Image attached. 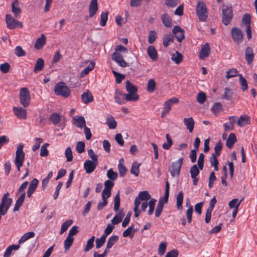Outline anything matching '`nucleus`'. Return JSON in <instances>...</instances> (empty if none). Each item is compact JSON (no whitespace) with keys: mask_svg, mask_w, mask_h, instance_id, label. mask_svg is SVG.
Returning <instances> with one entry per match:
<instances>
[{"mask_svg":"<svg viewBox=\"0 0 257 257\" xmlns=\"http://www.w3.org/2000/svg\"><path fill=\"white\" fill-rule=\"evenodd\" d=\"M151 199V196L147 191H142L139 193V195L136 198L134 202L135 206L134 211L135 212V216L136 217H138L141 212V210H139V207L141 204V201H148L149 200H150Z\"/></svg>","mask_w":257,"mask_h":257,"instance_id":"obj_1","label":"nucleus"},{"mask_svg":"<svg viewBox=\"0 0 257 257\" xmlns=\"http://www.w3.org/2000/svg\"><path fill=\"white\" fill-rule=\"evenodd\" d=\"M233 10L231 6L223 5L222 7L221 19L225 26L228 25L233 18Z\"/></svg>","mask_w":257,"mask_h":257,"instance_id":"obj_2","label":"nucleus"},{"mask_svg":"<svg viewBox=\"0 0 257 257\" xmlns=\"http://www.w3.org/2000/svg\"><path fill=\"white\" fill-rule=\"evenodd\" d=\"M9 193L7 192L2 197L0 203V220H1L2 216L5 215L7 213L12 204V198H9Z\"/></svg>","mask_w":257,"mask_h":257,"instance_id":"obj_3","label":"nucleus"},{"mask_svg":"<svg viewBox=\"0 0 257 257\" xmlns=\"http://www.w3.org/2000/svg\"><path fill=\"white\" fill-rule=\"evenodd\" d=\"M23 148L24 145L19 144L16 152L15 164L19 171H20V168L23 166L25 160V154L23 151Z\"/></svg>","mask_w":257,"mask_h":257,"instance_id":"obj_4","label":"nucleus"},{"mask_svg":"<svg viewBox=\"0 0 257 257\" xmlns=\"http://www.w3.org/2000/svg\"><path fill=\"white\" fill-rule=\"evenodd\" d=\"M196 15L199 20L203 22L207 21L208 13L204 3L198 2L196 8Z\"/></svg>","mask_w":257,"mask_h":257,"instance_id":"obj_5","label":"nucleus"},{"mask_svg":"<svg viewBox=\"0 0 257 257\" xmlns=\"http://www.w3.org/2000/svg\"><path fill=\"white\" fill-rule=\"evenodd\" d=\"M54 92L57 95H60L65 98L68 97L71 94L70 89L64 82L57 83L55 86Z\"/></svg>","mask_w":257,"mask_h":257,"instance_id":"obj_6","label":"nucleus"},{"mask_svg":"<svg viewBox=\"0 0 257 257\" xmlns=\"http://www.w3.org/2000/svg\"><path fill=\"white\" fill-rule=\"evenodd\" d=\"M19 99L21 104L25 108L29 106L31 97L30 91L26 87L22 88L20 90Z\"/></svg>","mask_w":257,"mask_h":257,"instance_id":"obj_7","label":"nucleus"},{"mask_svg":"<svg viewBox=\"0 0 257 257\" xmlns=\"http://www.w3.org/2000/svg\"><path fill=\"white\" fill-rule=\"evenodd\" d=\"M7 27L9 29H14L17 27L22 28L23 24L13 18L11 15L7 14L6 17Z\"/></svg>","mask_w":257,"mask_h":257,"instance_id":"obj_8","label":"nucleus"},{"mask_svg":"<svg viewBox=\"0 0 257 257\" xmlns=\"http://www.w3.org/2000/svg\"><path fill=\"white\" fill-rule=\"evenodd\" d=\"M178 101L179 99L176 97H172L165 101L164 104L163 109L161 112V117H164L166 116L171 110L173 104L178 103Z\"/></svg>","mask_w":257,"mask_h":257,"instance_id":"obj_9","label":"nucleus"},{"mask_svg":"<svg viewBox=\"0 0 257 257\" xmlns=\"http://www.w3.org/2000/svg\"><path fill=\"white\" fill-rule=\"evenodd\" d=\"M183 158H180L177 161L172 163L170 171L172 177H175L179 175L180 169L183 164Z\"/></svg>","mask_w":257,"mask_h":257,"instance_id":"obj_10","label":"nucleus"},{"mask_svg":"<svg viewBox=\"0 0 257 257\" xmlns=\"http://www.w3.org/2000/svg\"><path fill=\"white\" fill-rule=\"evenodd\" d=\"M231 36L234 42L237 45L240 44L243 41V34L241 31L236 27L231 29Z\"/></svg>","mask_w":257,"mask_h":257,"instance_id":"obj_11","label":"nucleus"},{"mask_svg":"<svg viewBox=\"0 0 257 257\" xmlns=\"http://www.w3.org/2000/svg\"><path fill=\"white\" fill-rule=\"evenodd\" d=\"M111 58L118 65L122 67H125L128 66L123 59L122 55L119 53L116 52H113L111 55Z\"/></svg>","mask_w":257,"mask_h":257,"instance_id":"obj_12","label":"nucleus"},{"mask_svg":"<svg viewBox=\"0 0 257 257\" xmlns=\"http://www.w3.org/2000/svg\"><path fill=\"white\" fill-rule=\"evenodd\" d=\"M98 162H94L90 160H87L84 163V168L87 174H90L93 172L97 166Z\"/></svg>","mask_w":257,"mask_h":257,"instance_id":"obj_13","label":"nucleus"},{"mask_svg":"<svg viewBox=\"0 0 257 257\" xmlns=\"http://www.w3.org/2000/svg\"><path fill=\"white\" fill-rule=\"evenodd\" d=\"M172 32L179 42H181L184 39V30L180 26H175L172 30Z\"/></svg>","mask_w":257,"mask_h":257,"instance_id":"obj_14","label":"nucleus"},{"mask_svg":"<svg viewBox=\"0 0 257 257\" xmlns=\"http://www.w3.org/2000/svg\"><path fill=\"white\" fill-rule=\"evenodd\" d=\"M13 110L15 115L19 119H25L27 118V110L21 107H13Z\"/></svg>","mask_w":257,"mask_h":257,"instance_id":"obj_15","label":"nucleus"},{"mask_svg":"<svg viewBox=\"0 0 257 257\" xmlns=\"http://www.w3.org/2000/svg\"><path fill=\"white\" fill-rule=\"evenodd\" d=\"M210 48L208 43H206L201 47V51L199 53V58L201 60H203L207 58L210 54Z\"/></svg>","mask_w":257,"mask_h":257,"instance_id":"obj_16","label":"nucleus"},{"mask_svg":"<svg viewBox=\"0 0 257 257\" xmlns=\"http://www.w3.org/2000/svg\"><path fill=\"white\" fill-rule=\"evenodd\" d=\"M38 182L39 181L36 178H34L31 181L27 191V195L28 197L30 198L35 191L37 189Z\"/></svg>","mask_w":257,"mask_h":257,"instance_id":"obj_17","label":"nucleus"},{"mask_svg":"<svg viewBox=\"0 0 257 257\" xmlns=\"http://www.w3.org/2000/svg\"><path fill=\"white\" fill-rule=\"evenodd\" d=\"M73 124L77 127L83 128L85 126L86 121L83 116L76 115L73 118Z\"/></svg>","mask_w":257,"mask_h":257,"instance_id":"obj_18","label":"nucleus"},{"mask_svg":"<svg viewBox=\"0 0 257 257\" xmlns=\"http://www.w3.org/2000/svg\"><path fill=\"white\" fill-rule=\"evenodd\" d=\"M98 11L97 0H91L89 6V17H93Z\"/></svg>","mask_w":257,"mask_h":257,"instance_id":"obj_19","label":"nucleus"},{"mask_svg":"<svg viewBox=\"0 0 257 257\" xmlns=\"http://www.w3.org/2000/svg\"><path fill=\"white\" fill-rule=\"evenodd\" d=\"M81 99L84 104H88L93 100V97L89 90H86L82 95Z\"/></svg>","mask_w":257,"mask_h":257,"instance_id":"obj_20","label":"nucleus"},{"mask_svg":"<svg viewBox=\"0 0 257 257\" xmlns=\"http://www.w3.org/2000/svg\"><path fill=\"white\" fill-rule=\"evenodd\" d=\"M250 118L247 115H241L239 117L237 121V124L240 127H243L245 125L250 123Z\"/></svg>","mask_w":257,"mask_h":257,"instance_id":"obj_21","label":"nucleus"},{"mask_svg":"<svg viewBox=\"0 0 257 257\" xmlns=\"http://www.w3.org/2000/svg\"><path fill=\"white\" fill-rule=\"evenodd\" d=\"M184 123L188 130L190 133H192L193 131L195 122L192 117L184 118Z\"/></svg>","mask_w":257,"mask_h":257,"instance_id":"obj_22","label":"nucleus"},{"mask_svg":"<svg viewBox=\"0 0 257 257\" xmlns=\"http://www.w3.org/2000/svg\"><path fill=\"white\" fill-rule=\"evenodd\" d=\"M254 57L253 50L250 47H247L245 51V58L248 64L252 63Z\"/></svg>","mask_w":257,"mask_h":257,"instance_id":"obj_23","label":"nucleus"},{"mask_svg":"<svg viewBox=\"0 0 257 257\" xmlns=\"http://www.w3.org/2000/svg\"><path fill=\"white\" fill-rule=\"evenodd\" d=\"M46 41V38L44 34H42L41 37L37 39L35 44V48L40 50L45 45Z\"/></svg>","mask_w":257,"mask_h":257,"instance_id":"obj_24","label":"nucleus"},{"mask_svg":"<svg viewBox=\"0 0 257 257\" xmlns=\"http://www.w3.org/2000/svg\"><path fill=\"white\" fill-rule=\"evenodd\" d=\"M12 11L16 18L21 13V9L19 7V2L18 0H15L12 5Z\"/></svg>","mask_w":257,"mask_h":257,"instance_id":"obj_25","label":"nucleus"},{"mask_svg":"<svg viewBox=\"0 0 257 257\" xmlns=\"http://www.w3.org/2000/svg\"><path fill=\"white\" fill-rule=\"evenodd\" d=\"M25 192H24L22 194H21V195L20 196V197L18 198V199L17 200L16 202L14 208L13 209V211H16L19 210L20 207L22 206L23 203L24 202V201L25 198Z\"/></svg>","mask_w":257,"mask_h":257,"instance_id":"obj_26","label":"nucleus"},{"mask_svg":"<svg viewBox=\"0 0 257 257\" xmlns=\"http://www.w3.org/2000/svg\"><path fill=\"white\" fill-rule=\"evenodd\" d=\"M147 53L152 60L155 61L158 58L157 52L153 46H150L148 48Z\"/></svg>","mask_w":257,"mask_h":257,"instance_id":"obj_27","label":"nucleus"},{"mask_svg":"<svg viewBox=\"0 0 257 257\" xmlns=\"http://www.w3.org/2000/svg\"><path fill=\"white\" fill-rule=\"evenodd\" d=\"M95 66V63L93 62H91L88 66L85 67L80 73V78H83L85 75L88 74L89 72L92 71Z\"/></svg>","mask_w":257,"mask_h":257,"instance_id":"obj_28","label":"nucleus"},{"mask_svg":"<svg viewBox=\"0 0 257 257\" xmlns=\"http://www.w3.org/2000/svg\"><path fill=\"white\" fill-rule=\"evenodd\" d=\"M20 248V245L13 244L9 246L5 250L4 257H10L13 250H18Z\"/></svg>","mask_w":257,"mask_h":257,"instance_id":"obj_29","label":"nucleus"},{"mask_svg":"<svg viewBox=\"0 0 257 257\" xmlns=\"http://www.w3.org/2000/svg\"><path fill=\"white\" fill-rule=\"evenodd\" d=\"M44 66V61L42 58H39L37 59L36 63L35 65L34 72L37 73L42 71Z\"/></svg>","mask_w":257,"mask_h":257,"instance_id":"obj_30","label":"nucleus"},{"mask_svg":"<svg viewBox=\"0 0 257 257\" xmlns=\"http://www.w3.org/2000/svg\"><path fill=\"white\" fill-rule=\"evenodd\" d=\"M236 141V138L235 135L233 133H231L229 134L228 138L227 139L226 145L228 148L231 149Z\"/></svg>","mask_w":257,"mask_h":257,"instance_id":"obj_31","label":"nucleus"},{"mask_svg":"<svg viewBox=\"0 0 257 257\" xmlns=\"http://www.w3.org/2000/svg\"><path fill=\"white\" fill-rule=\"evenodd\" d=\"M162 21L163 24L167 27H170L172 26V19L166 13L162 15Z\"/></svg>","mask_w":257,"mask_h":257,"instance_id":"obj_32","label":"nucleus"},{"mask_svg":"<svg viewBox=\"0 0 257 257\" xmlns=\"http://www.w3.org/2000/svg\"><path fill=\"white\" fill-rule=\"evenodd\" d=\"M139 99V96L137 93H128L124 95V99L127 101H136Z\"/></svg>","mask_w":257,"mask_h":257,"instance_id":"obj_33","label":"nucleus"},{"mask_svg":"<svg viewBox=\"0 0 257 257\" xmlns=\"http://www.w3.org/2000/svg\"><path fill=\"white\" fill-rule=\"evenodd\" d=\"M106 124L110 129H115L117 125L116 121L112 115H108L106 118Z\"/></svg>","mask_w":257,"mask_h":257,"instance_id":"obj_34","label":"nucleus"},{"mask_svg":"<svg viewBox=\"0 0 257 257\" xmlns=\"http://www.w3.org/2000/svg\"><path fill=\"white\" fill-rule=\"evenodd\" d=\"M141 165V163H138L137 162H134L133 163L131 169V174L134 175L135 176H138L140 173V166Z\"/></svg>","mask_w":257,"mask_h":257,"instance_id":"obj_35","label":"nucleus"},{"mask_svg":"<svg viewBox=\"0 0 257 257\" xmlns=\"http://www.w3.org/2000/svg\"><path fill=\"white\" fill-rule=\"evenodd\" d=\"M183 59L182 55L178 51H176L173 53L171 56V60L174 61L176 64H179L181 63Z\"/></svg>","mask_w":257,"mask_h":257,"instance_id":"obj_36","label":"nucleus"},{"mask_svg":"<svg viewBox=\"0 0 257 257\" xmlns=\"http://www.w3.org/2000/svg\"><path fill=\"white\" fill-rule=\"evenodd\" d=\"M35 236V233L33 231L27 232L21 237L19 241V243L20 244L23 243L29 239L34 237Z\"/></svg>","mask_w":257,"mask_h":257,"instance_id":"obj_37","label":"nucleus"},{"mask_svg":"<svg viewBox=\"0 0 257 257\" xmlns=\"http://www.w3.org/2000/svg\"><path fill=\"white\" fill-rule=\"evenodd\" d=\"M183 192L182 191H180L178 194L176 198V206L177 209H182V203L183 202Z\"/></svg>","mask_w":257,"mask_h":257,"instance_id":"obj_38","label":"nucleus"},{"mask_svg":"<svg viewBox=\"0 0 257 257\" xmlns=\"http://www.w3.org/2000/svg\"><path fill=\"white\" fill-rule=\"evenodd\" d=\"M174 41V36L171 34L166 35L163 38V44L165 47H167Z\"/></svg>","mask_w":257,"mask_h":257,"instance_id":"obj_39","label":"nucleus"},{"mask_svg":"<svg viewBox=\"0 0 257 257\" xmlns=\"http://www.w3.org/2000/svg\"><path fill=\"white\" fill-rule=\"evenodd\" d=\"M156 83L155 81L153 79H149L147 83V89L148 92L150 93L153 92L156 89Z\"/></svg>","mask_w":257,"mask_h":257,"instance_id":"obj_40","label":"nucleus"},{"mask_svg":"<svg viewBox=\"0 0 257 257\" xmlns=\"http://www.w3.org/2000/svg\"><path fill=\"white\" fill-rule=\"evenodd\" d=\"M125 88L128 93H137L138 91L137 87L128 80L126 82Z\"/></svg>","mask_w":257,"mask_h":257,"instance_id":"obj_41","label":"nucleus"},{"mask_svg":"<svg viewBox=\"0 0 257 257\" xmlns=\"http://www.w3.org/2000/svg\"><path fill=\"white\" fill-rule=\"evenodd\" d=\"M118 240V236L117 235L111 236L108 239L106 247L107 249H110L112 247L114 244Z\"/></svg>","mask_w":257,"mask_h":257,"instance_id":"obj_42","label":"nucleus"},{"mask_svg":"<svg viewBox=\"0 0 257 257\" xmlns=\"http://www.w3.org/2000/svg\"><path fill=\"white\" fill-rule=\"evenodd\" d=\"M74 238L67 236L66 239L64 240V248L66 251L69 250L73 243Z\"/></svg>","mask_w":257,"mask_h":257,"instance_id":"obj_43","label":"nucleus"},{"mask_svg":"<svg viewBox=\"0 0 257 257\" xmlns=\"http://www.w3.org/2000/svg\"><path fill=\"white\" fill-rule=\"evenodd\" d=\"M157 200L154 198H152L148 202L149 210L148 214L149 215H151L153 214L155 209V206Z\"/></svg>","mask_w":257,"mask_h":257,"instance_id":"obj_44","label":"nucleus"},{"mask_svg":"<svg viewBox=\"0 0 257 257\" xmlns=\"http://www.w3.org/2000/svg\"><path fill=\"white\" fill-rule=\"evenodd\" d=\"M242 200H239L237 198L233 199L229 201L228 206L230 208H238Z\"/></svg>","mask_w":257,"mask_h":257,"instance_id":"obj_45","label":"nucleus"},{"mask_svg":"<svg viewBox=\"0 0 257 257\" xmlns=\"http://www.w3.org/2000/svg\"><path fill=\"white\" fill-rule=\"evenodd\" d=\"M216 157L217 156H215L214 154H212L210 159V162L211 165L214 167V170L215 171H218L219 169L218 167V161Z\"/></svg>","mask_w":257,"mask_h":257,"instance_id":"obj_46","label":"nucleus"},{"mask_svg":"<svg viewBox=\"0 0 257 257\" xmlns=\"http://www.w3.org/2000/svg\"><path fill=\"white\" fill-rule=\"evenodd\" d=\"M199 169V167H197L196 164L193 165L191 167L190 172L192 178H194L195 177H197L199 175L200 172Z\"/></svg>","mask_w":257,"mask_h":257,"instance_id":"obj_47","label":"nucleus"},{"mask_svg":"<svg viewBox=\"0 0 257 257\" xmlns=\"http://www.w3.org/2000/svg\"><path fill=\"white\" fill-rule=\"evenodd\" d=\"M95 239V236H92L90 239H89L86 243V245L84 248V251L87 252L89 251L94 246V241Z\"/></svg>","mask_w":257,"mask_h":257,"instance_id":"obj_48","label":"nucleus"},{"mask_svg":"<svg viewBox=\"0 0 257 257\" xmlns=\"http://www.w3.org/2000/svg\"><path fill=\"white\" fill-rule=\"evenodd\" d=\"M239 83H240L241 85V90L242 91H244L245 90H247V88H248V85H247V81L246 80V79L243 77V76H242L241 74H239Z\"/></svg>","mask_w":257,"mask_h":257,"instance_id":"obj_49","label":"nucleus"},{"mask_svg":"<svg viewBox=\"0 0 257 257\" xmlns=\"http://www.w3.org/2000/svg\"><path fill=\"white\" fill-rule=\"evenodd\" d=\"M50 120L55 125L60 122L61 120V116L59 114L54 113L50 115Z\"/></svg>","mask_w":257,"mask_h":257,"instance_id":"obj_50","label":"nucleus"},{"mask_svg":"<svg viewBox=\"0 0 257 257\" xmlns=\"http://www.w3.org/2000/svg\"><path fill=\"white\" fill-rule=\"evenodd\" d=\"M242 23L246 27L250 26L251 18L250 16L248 14H245L242 18Z\"/></svg>","mask_w":257,"mask_h":257,"instance_id":"obj_51","label":"nucleus"},{"mask_svg":"<svg viewBox=\"0 0 257 257\" xmlns=\"http://www.w3.org/2000/svg\"><path fill=\"white\" fill-rule=\"evenodd\" d=\"M120 206V196H119V191H118L117 194H116L114 199V210L115 211H117L119 209V207Z\"/></svg>","mask_w":257,"mask_h":257,"instance_id":"obj_52","label":"nucleus"},{"mask_svg":"<svg viewBox=\"0 0 257 257\" xmlns=\"http://www.w3.org/2000/svg\"><path fill=\"white\" fill-rule=\"evenodd\" d=\"M222 104L219 102L214 103L211 108L212 112L216 115L218 114L219 112L222 110Z\"/></svg>","mask_w":257,"mask_h":257,"instance_id":"obj_53","label":"nucleus"},{"mask_svg":"<svg viewBox=\"0 0 257 257\" xmlns=\"http://www.w3.org/2000/svg\"><path fill=\"white\" fill-rule=\"evenodd\" d=\"M73 221L71 219L67 220L66 221H65L61 225V232L60 233L62 234L64 232L66 231L68 227L72 224Z\"/></svg>","mask_w":257,"mask_h":257,"instance_id":"obj_54","label":"nucleus"},{"mask_svg":"<svg viewBox=\"0 0 257 257\" xmlns=\"http://www.w3.org/2000/svg\"><path fill=\"white\" fill-rule=\"evenodd\" d=\"M108 12H102L101 14L100 25L102 27L105 26L108 19Z\"/></svg>","mask_w":257,"mask_h":257,"instance_id":"obj_55","label":"nucleus"},{"mask_svg":"<svg viewBox=\"0 0 257 257\" xmlns=\"http://www.w3.org/2000/svg\"><path fill=\"white\" fill-rule=\"evenodd\" d=\"M166 138L167 143L163 144V148L165 150H169L172 145V141L169 134L166 135Z\"/></svg>","mask_w":257,"mask_h":257,"instance_id":"obj_56","label":"nucleus"},{"mask_svg":"<svg viewBox=\"0 0 257 257\" xmlns=\"http://www.w3.org/2000/svg\"><path fill=\"white\" fill-rule=\"evenodd\" d=\"M134 229V225H132L130 227H128L126 230H125L122 233V235L123 237H127L128 236L131 235L132 234V235L131 236L132 237L135 232L136 230H133Z\"/></svg>","mask_w":257,"mask_h":257,"instance_id":"obj_57","label":"nucleus"},{"mask_svg":"<svg viewBox=\"0 0 257 257\" xmlns=\"http://www.w3.org/2000/svg\"><path fill=\"white\" fill-rule=\"evenodd\" d=\"M118 175L117 172H114L112 169H110L107 171V177L111 180H115L117 178Z\"/></svg>","mask_w":257,"mask_h":257,"instance_id":"obj_58","label":"nucleus"},{"mask_svg":"<svg viewBox=\"0 0 257 257\" xmlns=\"http://www.w3.org/2000/svg\"><path fill=\"white\" fill-rule=\"evenodd\" d=\"M238 71L236 69L232 68L226 72V78L228 79L237 75Z\"/></svg>","mask_w":257,"mask_h":257,"instance_id":"obj_59","label":"nucleus"},{"mask_svg":"<svg viewBox=\"0 0 257 257\" xmlns=\"http://www.w3.org/2000/svg\"><path fill=\"white\" fill-rule=\"evenodd\" d=\"M65 155L67 162H71L73 159L72 152L70 147L66 148L65 152Z\"/></svg>","mask_w":257,"mask_h":257,"instance_id":"obj_60","label":"nucleus"},{"mask_svg":"<svg viewBox=\"0 0 257 257\" xmlns=\"http://www.w3.org/2000/svg\"><path fill=\"white\" fill-rule=\"evenodd\" d=\"M15 54L18 57H20L24 56L26 55V52L21 46H17L15 49Z\"/></svg>","mask_w":257,"mask_h":257,"instance_id":"obj_61","label":"nucleus"},{"mask_svg":"<svg viewBox=\"0 0 257 257\" xmlns=\"http://www.w3.org/2000/svg\"><path fill=\"white\" fill-rule=\"evenodd\" d=\"M157 34L155 31L152 30L150 32L148 37V42L149 44H153L156 39Z\"/></svg>","mask_w":257,"mask_h":257,"instance_id":"obj_62","label":"nucleus"},{"mask_svg":"<svg viewBox=\"0 0 257 257\" xmlns=\"http://www.w3.org/2000/svg\"><path fill=\"white\" fill-rule=\"evenodd\" d=\"M76 149L77 152L81 154L85 151V144L83 142H78L77 143Z\"/></svg>","mask_w":257,"mask_h":257,"instance_id":"obj_63","label":"nucleus"},{"mask_svg":"<svg viewBox=\"0 0 257 257\" xmlns=\"http://www.w3.org/2000/svg\"><path fill=\"white\" fill-rule=\"evenodd\" d=\"M206 98V94L203 92H199L197 96V101L198 103L200 104L203 103Z\"/></svg>","mask_w":257,"mask_h":257,"instance_id":"obj_64","label":"nucleus"}]
</instances>
